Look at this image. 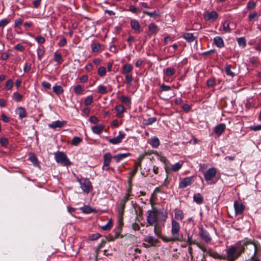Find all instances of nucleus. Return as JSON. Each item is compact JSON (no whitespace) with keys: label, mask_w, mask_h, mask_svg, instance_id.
Returning a JSON list of instances; mask_svg holds the SVG:
<instances>
[{"label":"nucleus","mask_w":261,"mask_h":261,"mask_svg":"<svg viewBox=\"0 0 261 261\" xmlns=\"http://www.w3.org/2000/svg\"><path fill=\"white\" fill-rule=\"evenodd\" d=\"M163 72L167 76L170 77L174 74L175 70L171 67H168L163 70Z\"/></svg>","instance_id":"30"},{"label":"nucleus","mask_w":261,"mask_h":261,"mask_svg":"<svg viewBox=\"0 0 261 261\" xmlns=\"http://www.w3.org/2000/svg\"><path fill=\"white\" fill-rule=\"evenodd\" d=\"M97 73L101 77L104 76L106 74V68L103 66H100L98 69Z\"/></svg>","instance_id":"40"},{"label":"nucleus","mask_w":261,"mask_h":261,"mask_svg":"<svg viewBox=\"0 0 261 261\" xmlns=\"http://www.w3.org/2000/svg\"><path fill=\"white\" fill-rule=\"evenodd\" d=\"M160 226H154V232L155 234L158 237H160L161 236V231L159 230L158 227H159Z\"/></svg>","instance_id":"62"},{"label":"nucleus","mask_w":261,"mask_h":261,"mask_svg":"<svg viewBox=\"0 0 261 261\" xmlns=\"http://www.w3.org/2000/svg\"><path fill=\"white\" fill-rule=\"evenodd\" d=\"M132 180H131V179H130L129 180V188L127 190V193L124 196H127L128 199L129 198V197L131 195L132 189Z\"/></svg>","instance_id":"50"},{"label":"nucleus","mask_w":261,"mask_h":261,"mask_svg":"<svg viewBox=\"0 0 261 261\" xmlns=\"http://www.w3.org/2000/svg\"><path fill=\"white\" fill-rule=\"evenodd\" d=\"M188 238L186 242L190 245L192 244H195L196 245L199 249H200L201 250H202L204 252H205L206 251V249L204 246L202 245L201 244L196 242L195 241H194L192 240V236H190L189 233L188 234Z\"/></svg>","instance_id":"12"},{"label":"nucleus","mask_w":261,"mask_h":261,"mask_svg":"<svg viewBox=\"0 0 261 261\" xmlns=\"http://www.w3.org/2000/svg\"><path fill=\"white\" fill-rule=\"evenodd\" d=\"M100 237V234L98 233H96L94 234H93L89 236V239L90 241H95L97 240L98 238H99Z\"/></svg>","instance_id":"49"},{"label":"nucleus","mask_w":261,"mask_h":261,"mask_svg":"<svg viewBox=\"0 0 261 261\" xmlns=\"http://www.w3.org/2000/svg\"><path fill=\"white\" fill-rule=\"evenodd\" d=\"M112 226V221L111 220H110L108 221V223L106 225L101 226V228L104 230H110Z\"/></svg>","instance_id":"41"},{"label":"nucleus","mask_w":261,"mask_h":261,"mask_svg":"<svg viewBox=\"0 0 261 261\" xmlns=\"http://www.w3.org/2000/svg\"><path fill=\"white\" fill-rule=\"evenodd\" d=\"M174 217L175 219L181 221L184 217L183 212L181 210L175 209Z\"/></svg>","instance_id":"27"},{"label":"nucleus","mask_w":261,"mask_h":261,"mask_svg":"<svg viewBox=\"0 0 261 261\" xmlns=\"http://www.w3.org/2000/svg\"><path fill=\"white\" fill-rule=\"evenodd\" d=\"M0 143L3 146H6L8 144V140L7 138H3L0 140Z\"/></svg>","instance_id":"58"},{"label":"nucleus","mask_w":261,"mask_h":261,"mask_svg":"<svg viewBox=\"0 0 261 261\" xmlns=\"http://www.w3.org/2000/svg\"><path fill=\"white\" fill-rule=\"evenodd\" d=\"M126 84L128 87L132 85V83L133 80V76L131 74H125Z\"/></svg>","instance_id":"38"},{"label":"nucleus","mask_w":261,"mask_h":261,"mask_svg":"<svg viewBox=\"0 0 261 261\" xmlns=\"http://www.w3.org/2000/svg\"><path fill=\"white\" fill-rule=\"evenodd\" d=\"M128 200L129 199H128L127 196H124L120 202L117 209L118 215H120V217H121V215H123L124 209L125 208L126 203Z\"/></svg>","instance_id":"9"},{"label":"nucleus","mask_w":261,"mask_h":261,"mask_svg":"<svg viewBox=\"0 0 261 261\" xmlns=\"http://www.w3.org/2000/svg\"><path fill=\"white\" fill-rule=\"evenodd\" d=\"M53 90L57 95L61 94L64 92V89L62 87L57 85L53 86Z\"/></svg>","instance_id":"29"},{"label":"nucleus","mask_w":261,"mask_h":261,"mask_svg":"<svg viewBox=\"0 0 261 261\" xmlns=\"http://www.w3.org/2000/svg\"><path fill=\"white\" fill-rule=\"evenodd\" d=\"M238 43L239 46L244 47L246 46V40L244 37H241L238 39Z\"/></svg>","instance_id":"44"},{"label":"nucleus","mask_w":261,"mask_h":261,"mask_svg":"<svg viewBox=\"0 0 261 261\" xmlns=\"http://www.w3.org/2000/svg\"><path fill=\"white\" fill-rule=\"evenodd\" d=\"M65 123L66 122L64 121H60L59 120H57L49 124V127L54 129L56 128H61L65 125Z\"/></svg>","instance_id":"18"},{"label":"nucleus","mask_w":261,"mask_h":261,"mask_svg":"<svg viewBox=\"0 0 261 261\" xmlns=\"http://www.w3.org/2000/svg\"><path fill=\"white\" fill-rule=\"evenodd\" d=\"M103 129L102 125H97L92 127V132L96 134H100Z\"/></svg>","instance_id":"28"},{"label":"nucleus","mask_w":261,"mask_h":261,"mask_svg":"<svg viewBox=\"0 0 261 261\" xmlns=\"http://www.w3.org/2000/svg\"><path fill=\"white\" fill-rule=\"evenodd\" d=\"M143 13L144 14H147V15H148L150 17H153V16L157 15V14L155 11L153 12H148L147 11H143Z\"/></svg>","instance_id":"63"},{"label":"nucleus","mask_w":261,"mask_h":261,"mask_svg":"<svg viewBox=\"0 0 261 261\" xmlns=\"http://www.w3.org/2000/svg\"><path fill=\"white\" fill-rule=\"evenodd\" d=\"M35 39L37 42L39 44H42L45 41V38L41 36H37Z\"/></svg>","instance_id":"55"},{"label":"nucleus","mask_w":261,"mask_h":261,"mask_svg":"<svg viewBox=\"0 0 261 261\" xmlns=\"http://www.w3.org/2000/svg\"><path fill=\"white\" fill-rule=\"evenodd\" d=\"M199 235L201 239L205 241L206 243H209L211 241L212 238L209 233L204 229L203 227L199 228Z\"/></svg>","instance_id":"8"},{"label":"nucleus","mask_w":261,"mask_h":261,"mask_svg":"<svg viewBox=\"0 0 261 261\" xmlns=\"http://www.w3.org/2000/svg\"><path fill=\"white\" fill-rule=\"evenodd\" d=\"M214 44L219 48L223 47L224 45L222 38L219 36H217L214 38Z\"/></svg>","instance_id":"22"},{"label":"nucleus","mask_w":261,"mask_h":261,"mask_svg":"<svg viewBox=\"0 0 261 261\" xmlns=\"http://www.w3.org/2000/svg\"><path fill=\"white\" fill-rule=\"evenodd\" d=\"M144 241L148 243L152 247L155 246L159 240L152 236H148L144 239Z\"/></svg>","instance_id":"16"},{"label":"nucleus","mask_w":261,"mask_h":261,"mask_svg":"<svg viewBox=\"0 0 261 261\" xmlns=\"http://www.w3.org/2000/svg\"><path fill=\"white\" fill-rule=\"evenodd\" d=\"M149 31L152 34H156L159 31L158 27L153 23H151L149 25Z\"/></svg>","instance_id":"32"},{"label":"nucleus","mask_w":261,"mask_h":261,"mask_svg":"<svg viewBox=\"0 0 261 261\" xmlns=\"http://www.w3.org/2000/svg\"><path fill=\"white\" fill-rule=\"evenodd\" d=\"M192 182V177H185L179 183V188L180 189L185 188L187 186L191 185Z\"/></svg>","instance_id":"13"},{"label":"nucleus","mask_w":261,"mask_h":261,"mask_svg":"<svg viewBox=\"0 0 261 261\" xmlns=\"http://www.w3.org/2000/svg\"><path fill=\"white\" fill-rule=\"evenodd\" d=\"M82 211L85 214H90L94 212V210L89 206L85 205L81 208Z\"/></svg>","instance_id":"37"},{"label":"nucleus","mask_w":261,"mask_h":261,"mask_svg":"<svg viewBox=\"0 0 261 261\" xmlns=\"http://www.w3.org/2000/svg\"><path fill=\"white\" fill-rule=\"evenodd\" d=\"M168 218V213L161 210L153 208L147 212V226H164Z\"/></svg>","instance_id":"2"},{"label":"nucleus","mask_w":261,"mask_h":261,"mask_svg":"<svg viewBox=\"0 0 261 261\" xmlns=\"http://www.w3.org/2000/svg\"><path fill=\"white\" fill-rule=\"evenodd\" d=\"M206 251H207V252L208 253L209 255L213 257V258H214L215 259H222L225 260V255H223L222 254H219L217 252L212 251L211 250H209L208 251L206 250Z\"/></svg>","instance_id":"19"},{"label":"nucleus","mask_w":261,"mask_h":261,"mask_svg":"<svg viewBox=\"0 0 261 261\" xmlns=\"http://www.w3.org/2000/svg\"><path fill=\"white\" fill-rule=\"evenodd\" d=\"M120 100L126 105H129L131 102V99L128 96L122 95L120 97Z\"/></svg>","instance_id":"36"},{"label":"nucleus","mask_w":261,"mask_h":261,"mask_svg":"<svg viewBox=\"0 0 261 261\" xmlns=\"http://www.w3.org/2000/svg\"><path fill=\"white\" fill-rule=\"evenodd\" d=\"M22 95L17 92H15L13 95V98L17 101H19L22 98Z\"/></svg>","instance_id":"45"},{"label":"nucleus","mask_w":261,"mask_h":261,"mask_svg":"<svg viewBox=\"0 0 261 261\" xmlns=\"http://www.w3.org/2000/svg\"><path fill=\"white\" fill-rule=\"evenodd\" d=\"M193 201L197 204H200L203 202V197L200 193L195 194L193 196Z\"/></svg>","instance_id":"24"},{"label":"nucleus","mask_w":261,"mask_h":261,"mask_svg":"<svg viewBox=\"0 0 261 261\" xmlns=\"http://www.w3.org/2000/svg\"><path fill=\"white\" fill-rule=\"evenodd\" d=\"M83 88L81 85H77L74 88V92L76 94H80L81 93Z\"/></svg>","instance_id":"48"},{"label":"nucleus","mask_w":261,"mask_h":261,"mask_svg":"<svg viewBox=\"0 0 261 261\" xmlns=\"http://www.w3.org/2000/svg\"><path fill=\"white\" fill-rule=\"evenodd\" d=\"M10 22V20L8 19H4L0 21V28H4Z\"/></svg>","instance_id":"52"},{"label":"nucleus","mask_w":261,"mask_h":261,"mask_svg":"<svg viewBox=\"0 0 261 261\" xmlns=\"http://www.w3.org/2000/svg\"><path fill=\"white\" fill-rule=\"evenodd\" d=\"M93 101V97L92 96H88L86 97L85 100V105L86 106L90 105Z\"/></svg>","instance_id":"51"},{"label":"nucleus","mask_w":261,"mask_h":261,"mask_svg":"<svg viewBox=\"0 0 261 261\" xmlns=\"http://www.w3.org/2000/svg\"><path fill=\"white\" fill-rule=\"evenodd\" d=\"M215 80L213 78L210 79L207 81V85L208 87H212L215 85Z\"/></svg>","instance_id":"57"},{"label":"nucleus","mask_w":261,"mask_h":261,"mask_svg":"<svg viewBox=\"0 0 261 261\" xmlns=\"http://www.w3.org/2000/svg\"><path fill=\"white\" fill-rule=\"evenodd\" d=\"M182 162H178L174 165H172L171 167H169L168 165H165V170L166 173L167 174H170L171 171L177 172L179 170L182 166Z\"/></svg>","instance_id":"6"},{"label":"nucleus","mask_w":261,"mask_h":261,"mask_svg":"<svg viewBox=\"0 0 261 261\" xmlns=\"http://www.w3.org/2000/svg\"><path fill=\"white\" fill-rule=\"evenodd\" d=\"M203 16L206 20L215 21L218 17V14L215 11H206L204 13Z\"/></svg>","instance_id":"10"},{"label":"nucleus","mask_w":261,"mask_h":261,"mask_svg":"<svg viewBox=\"0 0 261 261\" xmlns=\"http://www.w3.org/2000/svg\"><path fill=\"white\" fill-rule=\"evenodd\" d=\"M133 67L130 64H126L122 67L121 73L122 74H129L133 70Z\"/></svg>","instance_id":"17"},{"label":"nucleus","mask_w":261,"mask_h":261,"mask_svg":"<svg viewBox=\"0 0 261 261\" xmlns=\"http://www.w3.org/2000/svg\"><path fill=\"white\" fill-rule=\"evenodd\" d=\"M160 88L161 90L163 91H169L171 89V87L166 85L164 84L160 86Z\"/></svg>","instance_id":"60"},{"label":"nucleus","mask_w":261,"mask_h":261,"mask_svg":"<svg viewBox=\"0 0 261 261\" xmlns=\"http://www.w3.org/2000/svg\"><path fill=\"white\" fill-rule=\"evenodd\" d=\"M183 37L184 39H185L187 41L189 42L193 41L195 39V37L193 36V34L191 33H186L184 34Z\"/></svg>","instance_id":"31"},{"label":"nucleus","mask_w":261,"mask_h":261,"mask_svg":"<svg viewBox=\"0 0 261 261\" xmlns=\"http://www.w3.org/2000/svg\"><path fill=\"white\" fill-rule=\"evenodd\" d=\"M42 86L45 88V89H50V87H51V85L49 83L47 82H46V81H44L41 84Z\"/></svg>","instance_id":"61"},{"label":"nucleus","mask_w":261,"mask_h":261,"mask_svg":"<svg viewBox=\"0 0 261 261\" xmlns=\"http://www.w3.org/2000/svg\"><path fill=\"white\" fill-rule=\"evenodd\" d=\"M112 158V156L110 152H107L103 155L104 166H108V164H110Z\"/></svg>","instance_id":"23"},{"label":"nucleus","mask_w":261,"mask_h":261,"mask_svg":"<svg viewBox=\"0 0 261 261\" xmlns=\"http://www.w3.org/2000/svg\"><path fill=\"white\" fill-rule=\"evenodd\" d=\"M130 25L132 29L136 32H139L140 29V25L138 21L133 19L130 21Z\"/></svg>","instance_id":"25"},{"label":"nucleus","mask_w":261,"mask_h":261,"mask_svg":"<svg viewBox=\"0 0 261 261\" xmlns=\"http://www.w3.org/2000/svg\"><path fill=\"white\" fill-rule=\"evenodd\" d=\"M233 205L236 215H240L243 214L245 207L241 202L235 201L234 202Z\"/></svg>","instance_id":"11"},{"label":"nucleus","mask_w":261,"mask_h":261,"mask_svg":"<svg viewBox=\"0 0 261 261\" xmlns=\"http://www.w3.org/2000/svg\"><path fill=\"white\" fill-rule=\"evenodd\" d=\"M92 51L93 52H96L99 50L100 48V45L99 43H93L91 45Z\"/></svg>","instance_id":"47"},{"label":"nucleus","mask_w":261,"mask_h":261,"mask_svg":"<svg viewBox=\"0 0 261 261\" xmlns=\"http://www.w3.org/2000/svg\"><path fill=\"white\" fill-rule=\"evenodd\" d=\"M159 160L162 162H163L165 163V165H168L169 164V162H168V160L167 159V158L164 156H162V155H161L160 156V158H159Z\"/></svg>","instance_id":"64"},{"label":"nucleus","mask_w":261,"mask_h":261,"mask_svg":"<svg viewBox=\"0 0 261 261\" xmlns=\"http://www.w3.org/2000/svg\"><path fill=\"white\" fill-rule=\"evenodd\" d=\"M81 185V188L86 193H89L92 190V186L90 181L87 178H77Z\"/></svg>","instance_id":"5"},{"label":"nucleus","mask_w":261,"mask_h":261,"mask_svg":"<svg viewBox=\"0 0 261 261\" xmlns=\"http://www.w3.org/2000/svg\"><path fill=\"white\" fill-rule=\"evenodd\" d=\"M16 113L18 115L21 119L27 117V112L25 109L22 107H18L16 110Z\"/></svg>","instance_id":"20"},{"label":"nucleus","mask_w":261,"mask_h":261,"mask_svg":"<svg viewBox=\"0 0 261 261\" xmlns=\"http://www.w3.org/2000/svg\"><path fill=\"white\" fill-rule=\"evenodd\" d=\"M217 171L215 168H209L204 173V177L207 182L211 181L216 175Z\"/></svg>","instance_id":"7"},{"label":"nucleus","mask_w":261,"mask_h":261,"mask_svg":"<svg viewBox=\"0 0 261 261\" xmlns=\"http://www.w3.org/2000/svg\"><path fill=\"white\" fill-rule=\"evenodd\" d=\"M223 30L225 32H229L231 31V29L229 27V23L227 21H225L223 23Z\"/></svg>","instance_id":"46"},{"label":"nucleus","mask_w":261,"mask_h":261,"mask_svg":"<svg viewBox=\"0 0 261 261\" xmlns=\"http://www.w3.org/2000/svg\"><path fill=\"white\" fill-rule=\"evenodd\" d=\"M225 128V124L224 123H220L215 127L214 132L218 137H219L223 133Z\"/></svg>","instance_id":"14"},{"label":"nucleus","mask_w":261,"mask_h":261,"mask_svg":"<svg viewBox=\"0 0 261 261\" xmlns=\"http://www.w3.org/2000/svg\"><path fill=\"white\" fill-rule=\"evenodd\" d=\"M13 86V81L11 80H9L6 83V87L7 89L10 90Z\"/></svg>","instance_id":"56"},{"label":"nucleus","mask_w":261,"mask_h":261,"mask_svg":"<svg viewBox=\"0 0 261 261\" xmlns=\"http://www.w3.org/2000/svg\"><path fill=\"white\" fill-rule=\"evenodd\" d=\"M98 91L100 94H105L107 93L106 87L103 85H99L98 88Z\"/></svg>","instance_id":"54"},{"label":"nucleus","mask_w":261,"mask_h":261,"mask_svg":"<svg viewBox=\"0 0 261 261\" xmlns=\"http://www.w3.org/2000/svg\"><path fill=\"white\" fill-rule=\"evenodd\" d=\"M225 72L227 75H229L231 77H233L234 76V73L231 70L230 66L226 65L225 67Z\"/></svg>","instance_id":"43"},{"label":"nucleus","mask_w":261,"mask_h":261,"mask_svg":"<svg viewBox=\"0 0 261 261\" xmlns=\"http://www.w3.org/2000/svg\"><path fill=\"white\" fill-rule=\"evenodd\" d=\"M82 141V139L79 137H74L71 141V144L74 146L78 145Z\"/></svg>","instance_id":"39"},{"label":"nucleus","mask_w":261,"mask_h":261,"mask_svg":"<svg viewBox=\"0 0 261 261\" xmlns=\"http://www.w3.org/2000/svg\"><path fill=\"white\" fill-rule=\"evenodd\" d=\"M129 155H130V153H119L114 155L113 158L116 160L117 162H119L122 159L125 158Z\"/></svg>","instance_id":"26"},{"label":"nucleus","mask_w":261,"mask_h":261,"mask_svg":"<svg viewBox=\"0 0 261 261\" xmlns=\"http://www.w3.org/2000/svg\"><path fill=\"white\" fill-rule=\"evenodd\" d=\"M248 245H252L253 246L255 254L257 251V244L254 240L245 238L226 248L225 260L228 261H235L245 252V246L247 247Z\"/></svg>","instance_id":"1"},{"label":"nucleus","mask_w":261,"mask_h":261,"mask_svg":"<svg viewBox=\"0 0 261 261\" xmlns=\"http://www.w3.org/2000/svg\"><path fill=\"white\" fill-rule=\"evenodd\" d=\"M156 121L155 117H151L148 119H144L143 121V123L146 125H151L154 123Z\"/></svg>","instance_id":"34"},{"label":"nucleus","mask_w":261,"mask_h":261,"mask_svg":"<svg viewBox=\"0 0 261 261\" xmlns=\"http://www.w3.org/2000/svg\"><path fill=\"white\" fill-rule=\"evenodd\" d=\"M125 135L119 132V135L116 137L109 140V142L112 144H117L120 143L122 140L124 138Z\"/></svg>","instance_id":"15"},{"label":"nucleus","mask_w":261,"mask_h":261,"mask_svg":"<svg viewBox=\"0 0 261 261\" xmlns=\"http://www.w3.org/2000/svg\"><path fill=\"white\" fill-rule=\"evenodd\" d=\"M29 160H30L35 166L38 165V160L34 154H32L30 156Z\"/></svg>","instance_id":"42"},{"label":"nucleus","mask_w":261,"mask_h":261,"mask_svg":"<svg viewBox=\"0 0 261 261\" xmlns=\"http://www.w3.org/2000/svg\"><path fill=\"white\" fill-rule=\"evenodd\" d=\"M148 142L153 148H155L160 145V140L156 137L151 138Z\"/></svg>","instance_id":"21"},{"label":"nucleus","mask_w":261,"mask_h":261,"mask_svg":"<svg viewBox=\"0 0 261 261\" xmlns=\"http://www.w3.org/2000/svg\"><path fill=\"white\" fill-rule=\"evenodd\" d=\"M45 53V48L43 46H40L37 49V56L39 60H41Z\"/></svg>","instance_id":"35"},{"label":"nucleus","mask_w":261,"mask_h":261,"mask_svg":"<svg viewBox=\"0 0 261 261\" xmlns=\"http://www.w3.org/2000/svg\"><path fill=\"white\" fill-rule=\"evenodd\" d=\"M56 161L64 166H69L72 163L68 159L66 154L62 151H57L54 153Z\"/></svg>","instance_id":"4"},{"label":"nucleus","mask_w":261,"mask_h":261,"mask_svg":"<svg viewBox=\"0 0 261 261\" xmlns=\"http://www.w3.org/2000/svg\"><path fill=\"white\" fill-rule=\"evenodd\" d=\"M248 18L250 20H252L254 18H256V20H258V19L257 13L255 12L250 13Z\"/></svg>","instance_id":"59"},{"label":"nucleus","mask_w":261,"mask_h":261,"mask_svg":"<svg viewBox=\"0 0 261 261\" xmlns=\"http://www.w3.org/2000/svg\"><path fill=\"white\" fill-rule=\"evenodd\" d=\"M115 110L117 113H123L124 111V108L122 105H119L115 107Z\"/></svg>","instance_id":"53"},{"label":"nucleus","mask_w":261,"mask_h":261,"mask_svg":"<svg viewBox=\"0 0 261 261\" xmlns=\"http://www.w3.org/2000/svg\"><path fill=\"white\" fill-rule=\"evenodd\" d=\"M180 226L179 223L175 220L173 219L171 221V233L172 237L163 239L166 242L186 241L182 235L180 234Z\"/></svg>","instance_id":"3"},{"label":"nucleus","mask_w":261,"mask_h":261,"mask_svg":"<svg viewBox=\"0 0 261 261\" xmlns=\"http://www.w3.org/2000/svg\"><path fill=\"white\" fill-rule=\"evenodd\" d=\"M54 60L59 64H62L63 62L61 55L57 51H56L54 54Z\"/></svg>","instance_id":"33"}]
</instances>
